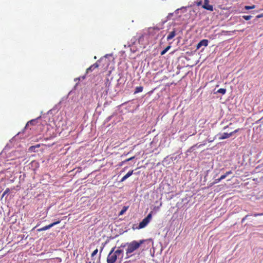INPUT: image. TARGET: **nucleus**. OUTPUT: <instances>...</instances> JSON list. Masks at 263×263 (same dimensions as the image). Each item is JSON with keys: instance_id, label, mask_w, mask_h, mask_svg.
Here are the masks:
<instances>
[{"instance_id": "nucleus-21", "label": "nucleus", "mask_w": 263, "mask_h": 263, "mask_svg": "<svg viewBox=\"0 0 263 263\" xmlns=\"http://www.w3.org/2000/svg\"><path fill=\"white\" fill-rule=\"evenodd\" d=\"M240 130V128H237V129H235V130L231 132V133H232V136H233L234 134L238 133Z\"/></svg>"}, {"instance_id": "nucleus-18", "label": "nucleus", "mask_w": 263, "mask_h": 263, "mask_svg": "<svg viewBox=\"0 0 263 263\" xmlns=\"http://www.w3.org/2000/svg\"><path fill=\"white\" fill-rule=\"evenodd\" d=\"M242 17H243L245 20H247V21H248V20H250V19H251V18L252 17V16H251V15H243V16H242Z\"/></svg>"}, {"instance_id": "nucleus-15", "label": "nucleus", "mask_w": 263, "mask_h": 263, "mask_svg": "<svg viewBox=\"0 0 263 263\" xmlns=\"http://www.w3.org/2000/svg\"><path fill=\"white\" fill-rule=\"evenodd\" d=\"M171 48V46H167L164 50H163L161 52V55H164Z\"/></svg>"}, {"instance_id": "nucleus-12", "label": "nucleus", "mask_w": 263, "mask_h": 263, "mask_svg": "<svg viewBox=\"0 0 263 263\" xmlns=\"http://www.w3.org/2000/svg\"><path fill=\"white\" fill-rule=\"evenodd\" d=\"M143 87L142 86L136 87L134 93H137L143 91Z\"/></svg>"}, {"instance_id": "nucleus-3", "label": "nucleus", "mask_w": 263, "mask_h": 263, "mask_svg": "<svg viewBox=\"0 0 263 263\" xmlns=\"http://www.w3.org/2000/svg\"><path fill=\"white\" fill-rule=\"evenodd\" d=\"M152 217V212H151L147 216L139 223L138 229H142L146 227L150 222Z\"/></svg>"}, {"instance_id": "nucleus-1", "label": "nucleus", "mask_w": 263, "mask_h": 263, "mask_svg": "<svg viewBox=\"0 0 263 263\" xmlns=\"http://www.w3.org/2000/svg\"><path fill=\"white\" fill-rule=\"evenodd\" d=\"M145 241V240L144 239H141L139 241L133 240L130 242L122 243L119 247V248L126 247V258H129L132 256V253H134L137 250H138L140 248V246L142 244H143Z\"/></svg>"}, {"instance_id": "nucleus-11", "label": "nucleus", "mask_w": 263, "mask_h": 263, "mask_svg": "<svg viewBox=\"0 0 263 263\" xmlns=\"http://www.w3.org/2000/svg\"><path fill=\"white\" fill-rule=\"evenodd\" d=\"M37 119H33V120H31L28 121L26 125V128H27L30 125H36V123H37Z\"/></svg>"}, {"instance_id": "nucleus-26", "label": "nucleus", "mask_w": 263, "mask_h": 263, "mask_svg": "<svg viewBox=\"0 0 263 263\" xmlns=\"http://www.w3.org/2000/svg\"><path fill=\"white\" fill-rule=\"evenodd\" d=\"M232 174V172L231 171H228V172H227L225 173V174H226V175L227 176H228V175H230V174Z\"/></svg>"}, {"instance_id": "nucleus-9", "label": "nucleus", "mask_w": 263, "mask_h": 263, "mask_svg": "<svg viewBox=\"0 0 263 263\" xmlns=\"http://www.w3.org/2000/svg\"><path fill=\"white\" fill-rule=\"evenodd\" d=\"M176 30L175 29H173V31H172L171 32H170L168 34V35H167V41H169L171 39H172L173 37H175V36L176 35Z\"/></svg>"}, {"instance_id": "nucleus-2", "label": "nucleus", "mask_w": 263, "mask_h": 263, "mask_svg": "<svg viewBox=\"0 0 263 263\" xmlns=\"http://www.w3.org/2000/svg\"><path fill=\"white\" fill-rule=\"evenodd\" d=\"M115 249V247H114L109 252L107 257V263H115L118 259L122 258L123 256V250L120 249L119 248L116 251Z\"/></svg>"}, {"instance_id": "nucleus-17", "label": "nucleus", "mask_w": 263, "mask_h": 263, "mask_svg": "<svg viewBox=\"0 0 263 263\" xmlns=\"http://www.w3.org/2000/svg\"><path fill=\"white\" fill-rule=\"evenodd\" d=\"M255 8V5H252V6H246L245 7V9L246 10H250V9H254Z\"/></svg>"}, {"instance_id": "nucleus-27", "label": "nucleus", "mask_w": 263, "mask_h": 263, "mask_svg": "<svg viewBox=\"0 0 263 263\" xmlns=\"http://www.w3.org/2000/svg\"><path fill=\"white\" fill-rule=\"evenodd\" d=\"M221 180L220 178H218V179H216L215 180V181H214V183H218V182H220Z\"/></svg>"}, {"instance_id": "nucleus-33", "label": "nucleus", "mask_w": 263, "mask_h": 263, "mask_svg": "<svg viewBox=\"0 0 263 263\" xmlns=\"http://www.w3.org/2000/svg\"><path fill=\"white\" fill-rule=\"evenodd\" d=\"M213 140H210L209 142H212Z\"/></svg>"}, {"instance_id": "nucleus-22", "label": "nucleus", "mask_w": 263, "mask_h": 263, "mask_svg": "<svg viewBox=\"0 0 263 263\" xmlns=\"http://www.w3.org/2000/svg\"><path fill=\"white\" fill-rule=\"evenodd\" d=\"M135 156L132 157H130V158H128V159H126V160H125V161H127V162H128V161H132V160H133L134 159H135Z\"/></svg>"}, {"instance_id": "nucleus-13", "label": "nucleus", "mask_w": 263, "mask_h": 263, "mask_svg": "<svg viewBox=\"0 0 263 263\" xmlns=\"http://www.w3.org/2000/svg\"><path fill=\"white\" fill-rule=\"evenodd\" d=\"M144 36L142 34L139 37L137 41H138V43L141 44H143V42L144 41Z\"/></svg>"}, {"instance_id": "nucleus-24", "label": "nucleus", "mask_w": 263, "mask_h": 263, "mask_svg": "<svg viewBox=\"0 0 263 263\" xmlns=\"http://www.w3.org/2000/svg\"><path fill=\"white\" fill-rule=\"evenodd\" d=\"M127 162V161H125V160L122 161L121 162H120L119 164V166H121L122 165H123L125 163Z\"/></svg>"}, {"instance_id": "nucleus-30", "label": "nucleus", "mask_w": 263, "mask_h": 263, "mask_svg": "<svg viewBox=\"0 0 263 263\" xmlns=\"http://www.w3.org/2000/svg\"><path fill=\"white\" fill-rule=\"evenodd\" d=\"M202 1H200L197 3V6H200L202 4Z\"/></svg>"}, {"instance_id": "nucleus-31", "label": "nucleus", "mask_w": 263, "mask_h": 263, "mask_svg": "<svg viewBox=\"0 0 263 263\" xmlns=\"http://www.w3.org/2000/svg\"><path fill=\"white\" fill-rule=\"evenodd\" d=\"M106 83H108L109 85L110 84V83L109 82V80L108 79H107Z\"/></svg>"}, {"instance_id": "nucleus-19", "label": "nucleus", "mask_w": 263, "mask_h": 263, "mask_svg": "<svg viewBox=\"0 0 263 263\" xmlns=\"http://www.w3.org/2000/svg\"><path fill=\"white\" fill-rule=\"evenodd\" d=\"M98 252V249H96V250H95L92 252V253H91V257H93L94 256H95V255L97 254Z\"/></svg>"}, {"instance_id": "nucleus-28", "label": "nucleus", "mask_w": 263, "mask_h": 263, "mask_svg": "<svg viewBox=\"0 0 263 263\" xmlns=\"http://www.w3.org/2000/svg\"><path fill=\"white\" fill-rule=\"evenodd\" d=\"M227 177V176L226 175V174H224V175H222L220 176V179L221 180H222V179H224V178H226Z\"/></svg>"}, {"instance_id": "nucleus-7", "label": "nucleus", "mask_w": 263, "mask_h": 263, "mask_svg": "<svg viewBox=\"0 0 263 263\" xmlns=\"http://www.w3.org/2000/svg\"><path fill=\"white\" fill-rule=\"evenodd\" d=\"M99 67L98 62H96L95 64L91 65L89 68L86 69V73H88L90 71H93L95 69Z\"/></svg>"}, {"instance_id": "nucleus-14", "label": "nucleus", "mask_w": 263, "mask_h": 263, "mask_svg": "<svg viewBox=\"0 0 263 263\" xmlns=\"http://www.w3.org/2000/svg\"><path fill=\"white\" fill-rule=\"evenodd\" d=\"M128 208V206H123V209L120 212L119 215H123L125 213V212L127 210Z\"/></svg>"}, {"instance_id": "nucleus-16", "label": "nucleus", "mask_w": 263, "mask_h": 263, "mask_svg": "<svg viewBox=\"0 0 263 263\" xmlns=\"http://www.w3.org/2000/svg\"><path fill=\"white\" fill-rule=\"evenodd\" d=\"M216 92L224 95L226 92V89L225 88H220Z\"/></svg>"}, {"instance_id": "nucleus-10", "label": "nucleus", "mask_w": 263, "mask_h": 263, "mask_svg": "<svg viewBox=\"0 0 263 263\" xmlns=\"http://www.w3.org/2000/svg\"><path fill=\"white\" fill-rule=\"evenodd\" d=\"M133 172L134 171L133 170H132V171H129L125 176H124L120 182H123L126 179H127L128 177H129L131 175H132V174H133Z\"/></svg>"}, {"instance_id": "nucleus-25", "label": "nucleus", "mask_w": 263, "mask_h": 263, "mask_svg": "<svg viewBox=\"0 0 263 263\" xmlns=\"http://www.w3.org/2000/svg\"><path fill=\"white\" fill-rule=\"evenodd\" d=\"M249 216V215H247L245 217H244L242 219L241 222L243 223Z\"/></svg>"}, {"instance_id": "nucleus-20", "label": "nucleus", "mask_w": 263, "mask_h": 263, "mask_svg": "<svg viewBox=\"0 0 263 263\" xmlns=\"http://www.w3.org/2000/svg\"><path fill=\"white\" fill-rule=\"evenodd\" d=\"M10 192V189L9 188H7L6 190L4 191L3 194V196H4L6 194H8Z\"/></svg>"}, {"instance_id": "nucleus-29", "label": "nucleus", "mask_w": 263, "mask_h": 263, "mask_svg": "<svg viewBox=\"0 0 263 263\" xmlns=\"http://www.w3.org/2000/svg\"><path fill=\"white\" fill-rule=\"evenodd\" d=\"M263 17V13L262 14H259V15H257L256 16V17L257 18H260V17Z\"/></svg>"}, {"instance_id": "nucleus-23", "label": "nucleus", "mask_w": 263, "mask_h": 263, "mask_svg": "<svg viewBox=\"0 0 263 263\" xmlns=\"http://www.w3.org/2000/svg\"><path fill=\"white\" fill-rule=\"evenodd\" d=\"M261 215H263V213H255L253 214V216L255 217Z\"/></svg>"}, {"instance_id": "nucleus-4", "label": "nucleus", "mask_w": 263, "mask_h": 263, "mask_svg": "<svg viewBox=\"0 0 263 263\" xmlns=\"http://www.w3.org/2000/svg\"><path fill=\"white\" fill-rule=\"evenodd\" d=\"M60 222V221L59 220V221H55L54 222H53L49 225H47V226H46L44 227H42L40 229H39L37 230V231L38 232H41V231H46L48 229H49L50 228H52V227H53L54 226L57 224H59V223Z\"/></svg>"}, {"instance_id": "nucleus-32", "label": "nucleus", "mask_w": 263, "mask_h": 263, "mask_svg": "<svg viewBox=\"0 0 263 263\" xmlns=\"http://www.w3.org/2000/svg\"><path fill=\"white\" fill-rule=\"evenodd\" d=\"M227 127H228V125L224 126L223 129H226Z\"/></svg>"}, {"instance_id": "nucleus-6", "label": "nucleus", "mask_w": 263, "mask_h": 263, "mask_svg": "<svg viewBox=\"0 0 263 263\" xmlns=\"http://www.w3.org/2000/svg\"><path fill=\"white\" fill-rule=\"evenodd\" d=\"M208 45V40L206 39L202 40L197 45V49H199L201 46L206 47Z\"/></svg>"}, {"instance_id": "nucleus-8", "label": "nucleus", "mask_w": 263, "mask_h": 263, "mask_svg": "<svg viewBox=\"0 0 263 263\" xmlns=\"http://www.w3.org/2000/svg\"><path fill=\"white\" fill-rule=\"evenodd\" d=\"M231 136H232V133H224L220 135V136L219 137V140L226 139L229 138Z\"/></svg>"}, {"instance_id": "nucleus-5", "label": "nucleus", "mask_w": 263, "mask_h": 263, "mask_svg": "<svg viewBox=\"0 0 263 263\" xmlns=\"http://www.w3.org/2000/svg\"><path fill=\"white\" fill-rule=\"evenodd\" d=\"M202 8L210 11H213V7L212 5L209 4V0H204V4L202 5Z\"/></svg>"}]
</instances>
